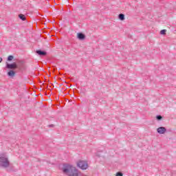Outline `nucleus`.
<instances>
[{
  "label": "nucleus",
  "mask_w": 176,
  "mask_h": 176,
  "mask_svg": "<svg viewBox=\"0 0 176 176\" xmlns=\"http://www.w3.org/2000/svg\"><path fill=\"white\" fill-rule=\"evenodd\" d=\"M6 68H7L8 69H16V68H17V63H13L10 64L6 63Z\"/></svg>",
  "instance_id": "obj_4"
},
{
  "label": "nucleus",
  "mask_w": 176,
  "mask_h": 176,
  "mask_svg": "<svg viewBox=\"0 0 176 176\" xmlns=\"http://www.w3.org/2000/svg\"><path fill=\"white\" fill-rule=\"evenodd\" d=\"M166 32H167V30H162L160 31L161 35H166Z\"/></svg>",
  "instance_id": "obj_12"
},
{
  "label": "nucleus",
  "mask_w": 176,
  "mask_h": 176,
  "mask_svg": "<svg viewBox=\"0 0 176 176\" xmlns=\"http://www.w3.org/2000/svg\"><path fill=\"white\" fill-rule=\"evenodd\" d=\"M13 58H14V56H12V55H10L8 57V61H12L13 60Z\"/></svg>",
  "instance_id": "obj_11"
},
{
  "label": "nucleus",
  "mask_w": 176,
  "mask_h": 176,
  "mask_svg": "<svg viewBox=\"0 0 176 176\" xmlns=\"http://www.w3.org/2000/svg\"><path fill=\"white\" fill-rule=\"evenodd\" d=\"M2 60H3L2 58H0V63H2Z\"/></svg>",
  "instance_id": "obj_16"
},
{
  "label": "nucleus",
  "mask_w": 176,
  "mask_h": 176,
  "mask_svg": "<svg viewBox=\"0 0 176 176\" xmlns=\"http://www.w3.org/2000/svg\"><path fill=\"white\" fill-rule=\"evenodd\" d=\"M77 38L78 39H79V41H83L86 38V36L85 35V34L80 32L77 34Z\"/></svg>",
  "instance_id": "obj_7"
},
{
  "label": "nucleus",
  "mask_w": 176,
  "mask_h": 176,
  "mask_svg": "<svg viewBox=\"0 0 176 176\" xmlns=\"http://www.w3.org/2000/svg\"><path fill=\"white\" fill-rule=\"evenodd\" d=\"M77 166L81 168V170H87V168L89 167V164L86 161H79L77 163Z\"/></svg>",
  "instance_id": "obj_3"
},
{
  "label": "nucleus",
  "mask_w": 176,
  "mask_h": 176,
  "mask_svg": "<svg viewBox=\"0 0 176 176\" xmlns=\"http://www.w3.org/2000/svg\"><path fill=\"white\" fill-rule=\"evenodd\" d=\"M118 19L121 20V21H123L124 20V14H120L118 15Z\"/></svg>",
  "instance_id": "obj_10"
},
{
  "label": "nucleus",
  "mask_w": 176,
  "mask_h": 176,
  "mask_svg": "<svg viewBox=\"0 0 176 176\" xmlns=\"http://www.w3.org/2000/svg\"><path fill=\"white\" fill-rule=\"evenodd\" d=\"M36 54L40 56L41 57H43L47 54V52L46 51H43L41 50H38L36 51Z\"/></svg>",
  "instance_id": "obj_6"
},
{
  "label": "nucleus",
  "mask_w": 176,
  "mask_h": 176,
  "mask_svg": "<svg viewBox=\"0 0 176 176\" xmlns=\"http://www.w3.org/2000/svg\"><path fill=\"white\" fill-rule=\"evenodd\" d=\"M62 171L67 176H79V170L69 164H64Z\"/></svg>",
  "instance_id": "obj_1"
},
{
  "label": "nucleus",
  "mask_w": 176,
  "mask_h": 176,
  "mask_svg": "<svg viewBox=\"0 0 176 176\" xmlns=\"http://www.w3.org/2000/svg\"><path fill=\"white\" fill-rule=\"evenodd\" d=\"M15 74H16V72H14V71L10 70V72H8L7 74L8 76L13 77V76H14Z\"/></svg>",
  "instance_id": "obj_8"
},
{
  "label": "nucleus",
  "mask_w": 176,
  "mask_h": 176,
  "mask_svg": "<svg viewBox=\"0 0 176 176\" xmlns=\"http://www.w3.org/2000/svg\"><path fill=\"white\" fill-rule=\"evenodd\" d=\"M156 119L157 120H162V119H163V117H162V116L158 115L156 116Z\"/></svg>",
  "instance_id": "obj_13"
},
{
  "label": "nucleus",
  "mask_w": 176,
  "mask_h": 176,
  "mask_svg": "<svg viewBox=\"0 0 176 176\" xmlns=\"http://www.w3.org/2000/svg\"><path fill=\"white\" fill-rule=\"evenodd\" d=\"M19 17L21 20H22V21H25V15L23 14H20L19 15Z\"/></svg>",
  "instance_id": "obj_9"
},
{
  "label": "nucleus",
  "mask_w": 176,
  "mask_h": 176,
  "mask_svg": "<svg viewBox=\"0 0 176 176\" xmlns=\"http://www.w3.org/2000/svg\"><path fill=\"white\" fill-rule=\"evenodd\" d=\"M48 127H54V124H50L48 125Z\"/></svg>",
  "instance_id": "obj_15"
},
{
  "label": "nucleus",
  "mask_w": 176,
  "mask_h": 176,
  "mask_svg": "<svg viewBox=\"0 0 176 176\" xmlns=\"http://www.w3.org/2000/svg\"><path fill=\"white\" fill-rule=\"evenodd\" d=\"M166 131L167 129H166V127L164 126L159 127L157 129V133H158V134H164V133H166Z\"/></svg>",
  "instance_id": "obj_5"
},
{
  "label": "nucleus",
  "mask_w": 176,
  "mask_h": 176,
  "mask_svg": "<svg viewBox=\"0 0 176 176\" xmlns=\"http://www.w3.org/2000/svg\"><path fill=\"white\" fill-rule=\"evenodd\" d=\"M10 166V162L9 161L8 156L1 155L0 156V167H2L3 168H8Z\"/></svg>",
  "instance_id": "obj_2"
},
{
  "label": "nucleus",
  "mask_w": 176,
  "mask_h": 176,
  "mask_svg": "<svg viewBox=\"0 0 176 176\" xmlns=\"http://www.w3.org/2000/svg\"><path fill=\"white\" fill-rule=\"evenodd\" d=\"M116 176H123V173H122V172H118L116 173Z\"/></svg>",
  "instance_id": "obj_14"
}]
</instances>
